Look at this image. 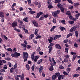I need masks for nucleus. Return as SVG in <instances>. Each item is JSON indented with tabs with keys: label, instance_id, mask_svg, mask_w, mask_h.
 <instances>
[{
	"label": "nucleus",
	"instance_id": "nucleus-16",
	"mask_svg": "<svg viewBox=\"0 0 80 80\" xmlns=\"http://www.w3.org/2000/svg\"><path fill=\"white\" fill-rule=\"evenodd\" d=\"M42 62H43V59H42L38 60V61L37 63V64H40Z\"/></svg>",
	"mask_w": 80,
	"mask_h": 80
},
{
	"label": "nucleus",
	"instance_id": "nucleus-48",
	"mask_svg": "<svg viewBox=\"0 0 80 80\" xmlns=\"http://www.w3.org/2000/svg\"><path fill=\"white\" fill-rule=\"evenodd\" d=\"M8 51H9V52H13V50L11 48H8L7 49Z\"/></svg>",
	"mask_w": 80,
	"mask_h": 80
},
{
	"label": "nucleus",
	"instance_id": "nucleus-36",
	"mask_svg": "<svg viewBox=\"0 0 80 80\" xmlns=\"http://www.w3.org/2000/svg\"><path fill=\"white\" fill-rule=\"evenodd\" d=\"M34 35V34H31L30 36L29 39H30V40L32 39V38H33V37Z\"/></svg>",
	"mask_w": 80,
	"mask_h": 80
},
{
	"label": "nucleus",
	"instance_id": "nucleus-45",
	"mask_svg": "<svg viewBox=\"0 0 80 80\" xmlns=\"http://www.w3.org/2000/svg\"><path fill=\"white\" fill-rule=\"evenodd\" d=\"M68 42V39H66L63 41L64 43H67V42Z\"/></svg>",
	"mask_w": 80,
	"mask_h": 80
},
{
	"label": "nucleus",
	"instance_id": "nucleus-38",
	"mask_svg": "<svg viewBox=\"0 0 80 80\" xmlns=\"http://www.w3.org/2000/svg\"><path fill=\"white\" fill-rule=\"evenodd\" d=\"M62 36H61V35H55V37H56L57 38H60V37H61Z\"/></svg>",
	"mask_w": 80,
	"mask_h": 80
},
{
	"label": "nucleus",
	"instance_id": "nucleus-46",
	"mask_svg": "<svg viewBox=\"0 0 80 80\" xmlns=\"http://www.w3.org/2000/svg\"><path fill=\"white\" fill-rule=\"evenodd\" d=\"M73 8V6H71L68 7V9L69 10H72Z\"/></svg>",
	"mask_w": 80,
	"mask_h": 80
},
{
	"label": "nucleus",
	"instance_id": "nucleus-32",
	"mask_svg": "<svg viewBox=\"0 0 80 80\" xmlns=\"http://www.w3.org/2000/svg\"><path fill=\"white\" fill-rule=\"evenodd\" d=\"M62 2L60 0H56L55 1V3H60Z\"/></svg>",
	"mask_w": 80,
	"mask_h": 80
},
{
	"label": "nucleus",
	"instance_id": "nucleus-4",
	"mask_svg": "<svg viewBox=\"0 0 80 80\" xmlns=\"http://www.w3.org/2000/svg\"><path fill=\"white\" fill-rule=\"evenodd\" d=\"M32 23L34 26H35V27H38V22H37L35 20H32Z\"/></svg>",
	"mask_w": 80,
	"mask_h": 80
},
{
	"label": "nucleus",
	"instance_id": "nucleus-51",
	"mask_svg": "<svg viewBox=\"0 0 80 80\" xmlns=\"http://www.w3.org/2000/svg\"><path fill=\"white\" fill-rule=\"evenodd\" d=\"M63 73L64 75H68V74L66 72L64 71L63 72Z\"/></svg>",
	"mask_w": 80,
	"mask_h": 80
},
{
	"label": "nucleus",
	"instance_id": "nucleus-49",
	"mask_svg": "<svg viewBox=\"0 0 80 80\" xmlns=\"http://www.w3.org/2000/svg\"><path fill=\"white\" fill-rule=\"evenodd\" d=\"M69 23L71 25H73V23H74V21H69Z\"/></svg>",
	"mask_w": 80,
	"mask_h": 80
},
{
	"label": "nucleus",
	"instance_id": "nucleus-6",
	"mask_svg": "<svg viewBox=\"0 0 80 80\" xmlns=\"http://www.w3.org/2000/svg\"><path fill=\"white\" fill-rule=\"evenodd\" d=\"M12 27L13 28H16V27L17 26V22L14 21L11 24Z\"/></svg>",
	"mask_w": 80,
	"mask_h": 80
},
{
	"label": "nucleus",
	"instance_id": "nucleus-12",
	"mask_svg": "<svg viewBox=\"0 0 80 80\" xmlns=\"http://www.w3.org/2000/svg\"><path fill=\"white\" fill-rule=\"evenodd\" d=\"M43 68V67L42 66L40 67L39 68V73H42Z\"/></svg>",
	"mask_w": 80,
	"mask_h": 80
},
{
	"label": "nucleus",
	"instance_id": "nucleus-3",
	"mask_svg": "<svg viewBox=\"0 0 80 80\" xmlns=\"http://www.w3.org/2000/svg\"><path fill=\"white\" fill-rule=\"evenodd\" d=\"M66 15H68V17L70 19H72L73 18V16L72 15V14H71V12L70 11H68L66 13Z\"/></svg>",
	"mask_w": 80,
	"mask_h": 80
},
{
	"label": "nucleus",
	"instance_id": "nucleus-17",
	"mask_svg": "<svg viewBox=\"0 0 80 80\" xmlns=\"http://www.w3.org/2000/svg\"><path fill=\"white\" fill-rule=\"evenodd\" d=\"M76 57H77L76 55H73L72 59V62H74V60H75V58H76Z\"/></svg>",
	"mask_w": 80,
	"mask_h": 80
},
{
	"label": "nucleus",
	"instance_id": "nucleus-5",
	"mask_svg": "<svg viewBox=\"0 0 80 80\" xmlns=\"http://www.w3.org/2000/svg\"><path fill=\"white\" fill-rule=\"evenodd\" d=\"M34 53H35V52H34L32 54L31 58L32 61H33V62H37V59L35 58L34 59Z\"/></svg>",
	"mask_w": 80,
	"mask_h": 80
},
{
	"label": "nucleus",
	"instance_id": "nucleus-41",
	"mask_svg": "<svg viewBox=\"0 0 80 80\" xmlns=\"http://www.w3.org/2000/svg\"><path fill=\"white\" fill-rule=\"evenodd\" d=\"M61 23H62V24H65V20H62L61 21Z\"/></svg>",
	"mask_w": 80,
	"mask_h": 80
},
{
	"label": "nucleus",
	"instance_id": "nucleus-21",
	"mask_svg": "<svg viewBox=\"0 0 80 80\" xmlns=\"http://www.w3.org/2000/svg\"><path fill=\"white\" fill-rule=\"evenodd\" d=\"M38 29H36L34 32V34L35 35H36V36H37V34L38 33Z\"/></svg>",
	"mask_w": 80,
	"mask_h": 80
},
{
	"label": "nucleus",
	"instance_id": "nucleus-52",
	"mask_svg": "<svg viewBox=\"0 0 80 80\" xmlns=\"http://www.w3.org/2000/svg\"><path fill=\"white\" fill-rule=\"evenodd\" d=\"M59 68L60 69H64V67L62 65L59 66Z\"/></svg>",
	"mask_w": 80,
	"mask_h": 80
},
{
	"label": "nucleus",
	"instance_id": "nucleus-59",
	"mask_svg": "<svg viewBox=\"0 0 80 80\" xmlns=\"http://www.w3.org/2000/svg\"><path fill=\"white\" fill-rule=\"evenodd\" d=\"M44 20V17H41L39 18V20Z\"/></svg>",
	"mask_w": 80,
	"mask_h": 80
},
{
	"label": "nucleus",
	"instance_id": "nucleus-47",
	"mask_svg": "<svg viewBox=\"0 0 80 80\" xmlns=\"http://www.w3.org/2000/svg\"><path fill=\"white\" fill-rule=\"evenodd\" d=\"M52 22H53V23H56V22H57V20L56 19L53 18L52 20Z\"/></svg>",
	"mask_w": 80,
	"mask_h": 80
},
{
	"label": "nucleus",
	"instance_id": "nucleus-25",
	"mask_svg": "<svg viewBox=\"0 0 80 80\" xmlns=\"http://www.w3.org/2000/svg\"><path fill=\"white\" fill-rule=\"evenodd\" d=\"M64 62H65V63L68 62V59L67 58H65L64 60Z\"/></svg>",
	"mask_w": 80,
	"mask_h": 80
},
{
	"label": "nucleus",
	"instance_id": "nucleus-1",
	"mask_svg": "<svg viewBox=\"0 0 80 80\" xmlns=\"http://www.w3.org/2000/svg\"><path fill=\"white\" fill-rule=\"evenodd\" d=\"M23 55L22 57L23 59H24V62H25L27 60L28 58V53L27 52H23Z\"/></svg>",
	"mask_w": 80,
	"mask_h": 80
},
{
	"label": "nucleus",
	"instance_id": "nucleus-14",
	"mask_svg": "<svg viewBox=\"0 0 80 80\" xmlns=\"http://www.w3.org/2000/svg\"><path fill=\"white\" fill-rule=\"evenodd\" d=\"M78 31H76L75 32V36L77 38H78Z\"/></svg>",
	"mask_w": 80,
	"mask_h": 80
},
{
	"label": "nucleus",
	"instance_id": "nucleus-55",
	"mask_svg": "<svg viewBox=\"0 0 80 80\" xmlns=\"http://www.w3.org/2000/svg\"><path fill=\"white\" fill-rule=\"evenodd\" d=\"M34 58H35V59H36L37 60L39 58V56H34Z\"/></svg>",
	"mask_w": 80,
	"mask_h": 80
},
{
	"label": "nucleus",
	"instance_id": "nucleus-8",
	"mask_svg": "<svg viewBox=\"0 0 80 80\" xmlns=\"http://www.w3.org/2000/svg\"><path fill=\"white\" fill-rule=\"evenodd\" d=\"M5 13L3 12H0V17L1 18H4L5 15H4Z\"/></svg>",
	"mask_w": 80,
	"mask_h": 80
},
{
	"label": "nucleus",
	"instance_id": "nucleus-7",
	"mask_svg": "<svg viewBox=\"0 0 80 80\" xmlns=\"http://www.w3.org/2000/svg\"><path fill=\"white\" fill-rule=\"evenodd\" d=\"M76 26L72 27L70 30V32H75L76 30Z\"/></svg>",
	"mask_w": 80,
	"mask_h": 80
},
{
	"label": "nucleus",
	"instance_id": "nucleus-27",
	"mask_svg": "<svg viewBox=\"0 0 80 80\" xmlns=\"http://www.w3.org/2000/svg\"><path fill=\"white\" fill-rule=\"evenodd\" d=\"M60 8L61 11V12H62V13H64V12L65 10L64 8L63 7H62Z\"/></svg>",
	"mask_w": 80,
	"mask_h": 80
},
{
	"label": "nucleus",
	"instance_id": "nucleus-22",
	"mask_svg": "<svg viewBox=\"0 0 80 80\" xmlns=\"http://www.w3.org/2000/svg\"><path fill=\"white\" fill-rule=\"evenodd\" d=\"M57 7L59 8H62V4L60 3H58L57 4Z\"/></svg>",
	"mask_w": 80,
	"mask_h": 80
},
{
	"label": "nucleus",
	"instance_id": "nucleus-54",
	"mask_svg": "<svg viewBox=\"0 0 80 80\" xmlns=\"http://www.w3.org/2000/svg\"><path fill=\"white\" fill-rule=\"evenodd\" d=\"M55 75L57 76H59L60 75V72H56L55 73Z\"/></svg>",
	"mask_w": 80,
	"mask_h": 80
},
{
	"label": "nucleus",
	"instance_id": "nucleus-2",
	"mask_svg": "<svg viewBox=\"0 0 80 80\" xmlns=\"http://www.w3.org/2000/svg\"><path fill=\"white\" fill-rule=\"evenodd\" d=\"M60 12V11L58 10L56 11L55 12H52V15L53 17H56V18H57V17H58L57 15H58V14H59Z\"/></svg>",
	"mask_w": 80,
	"mask_h": 80
},
{
	"label": "nucleus",
	"instance_id": "nucleus-23",
	"mask_svg": "<svg viewBox=\"0 0 80 80\" xmlns=\"http://www.w3.org/2000/svg\"><path fill=\"white\" fill-rule=\"evenodd\" d=\"M18 23H20V24H21V25H23V21H22L20 20V19L18 20Z\"/></svg>",
	"mask_w": 80,
	"mask_h": 80
},
{
	"label": "nucleus",
	"instance_id": "nucleus-63",
	"mask_svg": "<svg viewBox=\"0 0 80 80\" xmlns=\"http://www.w3.org/2000/svg\"><path fill=\"white\" fill-rule=\"evenodd\" d=\"M48 14H46L44 15V18H48Z\"/></svg>",
	"mask_w": 80,
	"mask_h": 80
},
{
	"label": "nucleus",
	"instance_id": "nucleus-39",
	"mask_svg": "<svg viewBox=\"0 0 80 80\" xmlns=\"http://www.w3.org/2000/svg\"><path fill=\"white\" fill-rule=\"evenodd\" d=\"M71 0H67V1L69 3H71V4H72V5H73V2H72V1Z\"/></svg>",
	"mask_w": 80,
	"mask_h": 80
},
{
	"label": "nucleus",
	"instance_id": "nucleus-57",
	"mask_svg": "<svg viewBox=\"0 0 80 80\" xmlns=\"http://www.w3.org/2000/svg\"><path fill=\"white\" fill-rule=\"evenodd\" d=\"M22 30H25V25H22Z\"/></svg>",
	"mask_w": 80,
	"mask_h": 80
},
{
	"label": "nucleus",
	"instance_id": "nucleus-50",
	"mask_svg": "<svg viewBox=\"0 0 80 80\" xmlns=\"http://www.w3.org/2000/svg\"><path fill=\"white\" fill-rule=\"evenodd\" d=\"M79 5V3H76L74 5V6L75 7H78Z\"/></svg>",
	"mask_w": 80,
	"mask_h": 80
},
{
	"label": "nucleus",
	"instance_id": "nucleus-34",
	"mask_svg": "<svg viewBox=\"0 0 80 80\" xmlns=\"http://www.w3.org/2000/svg\"><path fill=\"white\" fill-rule=\"evenodd\" d=\"M29 13H30V14H34V13H36V12L33 11H29Z\"/></svg>",
	"mask_w": 80,
	"mask_h": 80
},
{
	"label": "nucleus",
	"instance_id": "nucleus-42",
	"mask_svg": "<svg viewBox=\"0 0 80 80\" xmlns=\"http://www.w3.org/2000/svg\"><path fill=\"white\" fill-rule=\"evenodd\" d=\"M40 14H39L38 13H37V16L35 17L36 18H38L40 17Z\"/></svg>",
	"mask_w": 80,
	"mask_h": 80
},
{
	"label": "nucleus",
	"instance_id": "nucleus-56",
	"mask_svg": "<svg viewBox=\"0 0 80 80\" xmlns=\"http://www.w3.org/2000/svg\"><path fill=\"white\" fill-rule=\"evenodd\" d=\"M65 52H66V53H68V48H66L65 49Z\"/></svg>",
	"mask_w": 80,
	"mask_h": 80
},
{
	"label": "nucleus",
	"instance_id": "nucleus-31",
	"mask_svg": "<svg viewBox=\"0 0 80 80\" xmlns=\"http://www.w3.org/2000/svg\"><path fill=\"white\" fill-rule=\"evenodd\" d=\"M53 48L52 47H51L49 48V53H50L52 52V49Z\"/></svg>",
	"mask_w": 80,
	"mask_h": 80
},
{
	"label": "nucleus",
	"instance_id": "nucleus-60",
	"mask_svg": "<svg viewBox=\"0 0 80 80\" xmlns=\"http://www.w3.org/2000/svg\"><path fill=\"white\" fill-rule=\"evenodd\" d=\"M41 50V48L40 47L38 48L37 49V51H38V52H40Z\"/></svg>",
	"mask_w": 80,
	"mask_h": 80
},
{
	"label": "nucleus",
	"instance_id": "nucleus-44",
	"mask_svg": "<svg viewBox=\"0 0 80 80\" xmlns=\"http://www.w3.org/2000/svg\"><path fill=\"white\" fill-rule=\"evenodd\" d=\"M17 64L16 63L14 66V68H13L14 69H16V68H17Z\"/></svg>",
	"mask_w": 80,
	"mask_h": 80
},
{
	"label": "nucleus",
	"instance_id": "nucleus-11",
	"mask_svg": "<svg viewBox=\"0 0 80 80\" xmlns=\"http://www.w3.org/2000/svg\"><path fill=\"white\" fill-rule=\"evenodd\" d=\"M14 54L16 55V58H18V56H20V53H18L17 52H14Z\"/></svg>",
	"mask_w": 80,
	"mask_h": 80
},
{
	"label": "nucleus",
	"instance_id": "nucleus-26",
	"mask_svg": "<svg viewBox=\"0 0 80 80\" xmlns=\"http://www.w3.org/2000/svg\"><path fill=\"white\" fill-rule=\"evenodd\" d=\"M56 76L55 75H54L52 76V80H55L56 79Z\"/></svg>",
	"mask_w": 80,
	"mask_h": 80
},
{
	"label": "nucleus",
	"instance_id": "nucleus-37",
	"mask_svg": "<svg viewBox=\"0 0 80 80\" xmlns=\"http://www.w3.org/2000/svg\"><path fill=\"white\" fill-rule=\"evenodd\" d=\"M32 70L33 71H34L35 70V64H33L32 66Z\"/></svg>",
	"mask_w": 80,
	"mask_h": 80
},
{
	"label": "nucleus",
	"instance_id": "nucleus-43",
	"mask_svg": "<svg viewBox=\"0 0 80 80\" xmlns=\"http://www.w3.org/2000/svg\"><path fill=\"white\" fill-rule=\"evenodd\" d=\"M26 68H27V70H28L30 69V66L28 64H26Z\"/></svg>",
	"mask_w": 80,
	"mask_h": 80
},
{
	"label": "nucleus",
	"instance_id": "nucleus-19",
	"mask_svg": "<svg viewBox=\"0 0 80 80\" xmlns=\"http://www.w3.org/2000/svg\"><path fill=\"white\" fill-rule=\"evenodd\" d=\"M50 43L49 44V46L48 47V48H50V47H53V46L54 44H53V43Z\"/></svg>",
	"mask_w": 80,
	"mask_h": 80
},
{
	"label": "nucleus",
	"instance_id": "nucleus-33",
	"mask_svg": "<svg viewBox=\"0 0 80 80\" xmlns=\"http://www.w3.org/2000/svg\"><path fill=\"white\" fill-rule=\"evenodd\" d=\"M78 76H79V74H75L73 75V77L75 78L76 77H78Z\"/></svg>",
	"mask_w": 80,
	"mask_h": 80
},
{
	"label": "nucleus",
	"instance_id": "nucleus-24",
	"mask_svg": "<svg viewBox=\"0 0 80 80\" xmlns=\"http://www.w3.org/2000/svg\"><path fill=\"white\" fill-rule=\"evenodd\" d=\"M80 15V13H78L77 14H76L75 15V17H76L77 18V19H78V17H79V16Z\"/></svg>",
	"mask_w": 80,
	"mask_h": 80
},
{
	"label": "nucleus",
	"instance_id": "nucleus-62",
	"mask_svg": "<svg viewBox=\"0 0 80 80\" xmlns=\"http://www.w3.org/2000/svg\"><path fill=\"white\" fill-rule=\"evenodd\" d=\"M48 41L49 42V43H52V41L49 38L48 39Z\"/></svg>",
	"mask_w": 80,
	"mask_h": 80
},
{
	"label": "nucleus",
	"instance_id": "nucleus-9",
	"mask_svg": "<svg viewBox=\"0 0 80 80\" xmlns=\"http://www.w3.org/2000/svg\"><path fill=\"white\" fill-rule=\"evenodd\" d=\"M6 63V61L5 60H0V65H3L2 63Z\"/></svg>",
	"mask_w": 80,
	"mask_h": 80
},
{
	"label": "nucleus",
	"instance_id": "nucleus-10",
	"mask_svg": "<svg viewBox=\"0 0 80 80\" xmlns=\"http://www.w3.org/2000/svg\"><path fill=\"white\" fill-rule=\"evenodd\" d=\"M56 48H58V50H60L61 49V46L59 44H57L55 45Z\"/></svg>",
	"mask_w": 80,
	"mask_h": 80
},
{
	"label": "nucleus",
	"instance_id": "nucleus-58",
	"mask_svg": "<svg viewBox=\"0 0 80 80\" xmlns=\"http://www.w3.org/2000/svg\"><path fill=\"white\" fill-rule=\"evenodd\" d=\"M11 56L12 57H15V58H16V55H15V54H14L13 53H12L11 54Z\"/></svg>",
	"mask_w": 80,
	"mask_h": 80
},
{
	"label": "nucleus",
	"instance_id": "nucleus-64",
	"mask_svg": "<svg viewBox=\"0 0 80 80\" xmlns=\"http://www.w3.org/2000/svg\"><path fill=\"white\" fill-rule=\"evenodd\" d=\"M76 71H80V67H78L76 69Z\"/></svg>",
	"mask_w": 80,
	"mask_h": 80
},
{
	"label": "nucleus",
	"instance_id": "nucleus-18",
	"mask_svg": "<svg viewBox=\"0 0 80 80\" xmlns=\"http://www.w3.org/2000/svg\"><path fill=\"white\" fill-rule=\"evenodd\" d=\"M59 28L60 29V30H61V31H62V32H63V30H66L65 28L64 27H62L61 26L59 27Z\"/></svg>",
	"mask_w": 80,
	"mask_h": 80
},
{
	"label": "nucleus",
	"instance_id": "nucleus-13",
	"mask_svg": "<svg viewBox=\"0 0 80 80\" xmlns=\"http://www.w3.org/2000/svg\"><path fill=\"white\" fill-rule=\"evenodd\" d=\"M49 70L50 71H53L54 70L53 67V65H52L49 68Z\"/></svg>",
	"mask_w": 80,
	"mask_h": 80
},
{
	"label": "nucleus",
	"instance_id": "nucleus-20",
	"mask_svg": "<svg viewBox=\"0 0 80 80\" xmlns=\"http://www.w3.org/2000/svg\"><path fill=\"white\" fill-rule=\"evenodd\" d=\"M72 35H73V34L72 33H70L67 35V38H69L70 37H71Z\"/></svg>",
	"mask_w": 80,
	"mask_h": 80
},
{
	"label": "nucleus",
	"instance_id": "nucleus-40",
	"mask_svg": "<svg viewBox=\"0 0 80 80\" xmlns=\"http://www.w3.org/2000/svg\"><path fill=\"white\" fill-rule=\"evenodd\" d=\"M71 20H73V21H76L77 20V18L76 17V18H73V17H72V18L71 19H70Z\"/></svg>",
	"mask_w": 80,
	"mask_h": 80
},
{
	"label": "nucleus",
	"instance_id": "nucleus-28",
	"mask_svg": "<svg viewBox=\"0 0 80 80\" xmlns=\"http://www.w3.org/2000/svg\"><path fill=\"white\" fill-rule=\"evenodd\" d=\"M14 30H15V31H16V32H18V33H20V30L19 29H17V28H15L14 29Z\"/></svg>",
	"mask_w": 80,
	"mask_h": 80
},
{
	"label": "nucleus",
	"instance_id": "nucleus-53",
	"mask_svg": "<svg viewBox=\"0 0 80 80\" xmlns=\"http://www.w3.org/2000/svg\"><path fill=\"white\" fill-rule=\"evenodd\" d=\"M48 8L50 9L52 8H53V6L51 5H49L48 6Z\"/></svg>",
	"mask_w": 80,
	"mask_h": 80
},
{
	"label": "nucleus",
	"instance_id": "nucleus-29",
	"mask_svg": "<svg viewBox=\"0 0 80 80\" xmlns=\"http://www.w3.org/2000/svg\"><path fill=\"white\" fill-rule=\"evenodd\" d=\"M38 34L37 35V36L36 37V38H35L36 39H38V38H42V36H41L39 35L38 36Z\"/></svg>",
	"mask_w": 80,
	"mask_h": 80
},
{
	"label": "nucleus",
	"instance_id": "nucleus-35",
	"mask_svg": "<svg viewBox=\"0 0 80 80\" xmlns=\"http://www.w3.org/2000/svg\"><path fill=\"white\" fill-rule=\"evenodd\" d=\"M21 45L23 47H25V48H27V45L24 43L21 44Z\"/></svg>",
	"mask_w": 80,
	"mask_h": 80
},
{
	"label": "nucleus",
	"instance_id": "nucleus-30",
	"mask_svg": "<svg viewBox=\"0 0 80 80\" xmlns=\"http://www.w3.org/2000/svg\"><path fill=\"white\" fill-rule=\"evenodd\" d=\"M13 69H14L13 68H11L10 69V73H13V72H14Z\"/></svg>",
	"mask_w": 80,
	"mask_h": 80
},
{
	"label": "nucleus",
	"instance_id": "nucleus-15",
	"mask_svg": "<svg viewBox=\"0 0 80 80\" xmlns=\"http://www.w3.org/2000/svg\"><path fill=\"white\" fill-rule=\"evenodd\" d=\"M23 20L25 22H26V23H28V18L27 17H26L25 18H24L23 19Z\"/></svg>",
	"mask_w": 80,
	"mask_h": 80
},
{
	"label": "nucleus",
	"instance_id": "nucleus-61",
	"mask_svg": "<svg viewBox=\"0 0 80 80\" xmlns=\"http://www.w3.org/2000/svg\"><path fill=\"white\" fill-rule=\"evenodd\" d=\"M33 43L35 44H37V41H35V39H33Z\"/></svg>",
	"mask_w": 80,
	"mask_h": 80
}]
</instances>
